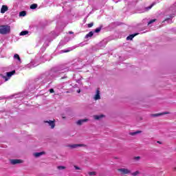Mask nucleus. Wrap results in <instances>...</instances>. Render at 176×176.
<instances>
[{"mask_svg": "<svg viewBox=\"0 0 176 176\" xmlns=\"http://www.w3.org/2000/svg\"><path fill=\"white\" fill-rule=\"evenodd\" d=\"M10 32V26L8 25H0V34L6 35Z\"/></svg>", "mask_w": 176, "mask_h": 176, "instance_id": "nucleus-1", "label": "nucleus"}, {"mask_svg": "<svg viewBox=\"0 0 176 176\" xmlns=\"http://www.w3.org/2000/svg\"><path fill=\"white\" fill-rule=\"evenodd\" d=\"M118 171L119 173H121L122 175H125L126 174H130V173H131V170H129V169L124 168H118Z\"/></svg>", "mask_w": 176, "mask_h": 176, "instance_id": "nucleus-2", "label": "nucleus"}, {"mask_svg": "<svg viewBox=\"0 0 176 176\" xmlns=\"http://www.w3.org/2000/svg\"><path fill=\"white\" fill-rule=\"evenodd\" d=\"M54 122H56L55 120H45V121H44V123H48V124H49V126H50L51 129H54V127H56V123Z\"/></svg>", "mask_w": 176, "mask_h": 176, "instance_id": "nucleus-3", "label": "nucleus"}, {"mask_svg": "<svg viewBox=\"0 0 176 176\" xmlns=\"http://www.w3.org/2000/svg\"><path fill=\"white\" fill-rule=\"evenodd\" d=\"M69 148H71L72 149H75L76 148H78V146H86V145L83 144H69L67 146Z\"/></svg>", "mask_w": 176, "mask_h": 176, "instance_id": "nucleus-4", "label": "nucleus"}, {"mask_svg": "<svg viewBox=\"0 0 176 176\" xmlns=\"http://www.w3.org/2000/svg\"><path fill=\"white\" fill-rule=\"evenodd\" d=\"M94 100L97 101V100H101V96H100V88H97L96 94L94 96Z\"/></svg>", "mask_w": 176, "mask_h": 176, "instance_id": "nucleus-5", "label": "nucleus"}, {"mask_svg": "<svg viewBox=\"0 0 176 176\" xmlns=\"http://www.w3.org/2000/svg\"><path fill=\"white\" fill-rule=\"evenodd\" d=\"M23 160H11L10 163L11 164H20V163H22Z\"/></svg>", "mask_w": 176, "mask_h": 176, "instance_id": "nucleus-6", "label": "nucleus"}, {"mask_svg": "<svg viewBox=\"0 0 176 176\" xmlns=\"http://www.w3.org/2000/svg\"><path fill=\"white\" fill-rule=\"evenodd\" d=\"M8 10H9V8H8V6H2L1 8V13H5L6 12H8Z\"/></svg>", "mask_w": 176, "mask_h": 176, "instance_id": "nucleus-7", "label": "nucleus"}, {"mask_svg": "<svg viewBox=\"0 0 176 176\" xmlns=\"http://www.w3.org/2000/svg\"><path fill=\"white\" fill-rule=\"evenodd\" d=\"M137 35H138V33L134 34H130L129 36H128L126 37V41H133V38L135 36H137Z\"/></svg>", "mask_w": 176, "mask_h": 176, "instance_id": "nucleus-8", "label": "nucleus"}, {"mask_svg": "<svg viewBox=\"0 0 176 176\" xmlns=\"http://www.w3.org/2000/svg\"><path fill=\"white\" fill-rule=\"evenodd\" d=\"M168 112H164V113H155V114H152V116H153L154 118H157V116H162L163 115H168Z\"/></svg>", "mask_w": 176, "mask_h": 176, "instance_id": "nucleus-9", "label": "nucleus"}, {"mask_svg": "<svg viewBox=\"0 0 176 176\" xmlns=\"http://www.w3.org/2000/svg\"><path fill=\"white\" fill-rule=\"evenodd\" d=\"M87 120H87V119L79 120L77 121L76 123L78 126H82V124H83V123H85V122H87Z\"/></svg>", "mask_w": 176, "mask_h": 176, "instance_id": "nucleus-10", "label": "nucleus"}, {"mask_svg": "<svg viewBox=\"0 0 176 176\" xmlns=\"http://www.w3.org/2000/svg\"><path fill=\"white\" fill-rule=\"evenodd\" d=\"M141 133H142V131H136L135 132H130L129 133V135H137V134H141Z\"/></svg>", "mask_w": 176, "mask_h": 176, "instance_id": "nucleus-11", "label": "nucleus"}, {"mask_svg": "<svg viewBox=\"0 0 176 176\" xmlns=\"http://www.w3.org/2000/svg\"><path fill=\"white\" fill-rule=\"evenodd\" d=\"M16 74V70H12V72H7V76L10 78V76H13V74Z\"/></svg>", "mask_w": 176, "mask_h": 176, "instance_id": "nucleus-12", "label": "nucleus"}, {"mask_svg": "<svg viewBox=\"0 0 176 176\" xmlns=\"http://www.w3.org/2000/svg\"><path fill=\"white\" fill-rule=\"evenodd\" d=\"M102 118H104V115L94 116L95 120H100V119H102Z\"/></svg>", "mask_w": 176, "mask_h": 176, "instance_id": "nucleus-13", "label": "nucleus"}, {"mask_svg": "<svg viewBox=\"0 0 176 176\" xmlns=\"http://www.w3.org/2000/svg\"><path fill=\"white\" fill-rule=\"evenodd\" d=\"M94 35V33L93 32H89L85 36V38L87 39V38H91Z\"/></svg>", "mask_w": 176, "mask_h": 176, "instance_id": "nucleus-14", "label": "nucleus"}, {"mask_svg": "<svg viewBox=\"0 0 176 176\" xmlns=\"http://www.w3.org/2000/svg\"><path fill=\"white\" fill-rule=\"evenodd\" d=\"M42 155H45L44 152H40V153H35L34 156L35 157H39V156H42Z\"/></svg>", "mask_w": 176, "mask_h": 176, "instance_id": "nucleus-15", "label": "nucleus"}, {"mask_svg": "<svg viewBox=\"0 0 176 176\" xmlns=\"http://www.w3.org/2000/svg\"><path fill=\"white\" fill-rule=\"evenodd\" d=\"M27 15V12L25 11H21L19 12V16L24 17L25 16Z\"/></svg>", "mask_w": 176, "mask_h": 176, "instance_id": "nucleus-16", "label": "nucleus"}, {"mask_svg": "<svg viewBox=\"0 0 176 176\" xmlns=\"http://www.w3.org/2000/svg\"><path fill=\"white\" fill-rule=\"evenodd\" d=\"M153 6H155V3H153L150 6L146 7L145 8L146 10H151V9H152V8H153Z\"/></svg>", "mask_w": 176, "mask_h": 176, "instance_id": "nucleus-17", "label": "nucleus"}, {"mask_svg": "<svg viewBox=\"0 0 176 176\" xmlns=\"http://www.w3.org/2000/svg\"><path fill=\"white\" fill-rule=\"evenodd\" d=\"M14 58H16V60H18V61H21V59L20 58V56H19V54H15L14 55Z\"/></svg>", "mask_w": 176, "mask_h": 176, "instance_id": "nucleus-18", "label": "nucleus"}, {"mask_svg": "<svg viewBox=\"0 0 176 176\" xmlns=\"http://www.w3.org/2000/svg\"><path fill=\"white\" fill-rule=\"evenodd\" d=\"M28 31L25 30V31H22L20 33V35H21V36H23L24 35H28Z\"/></svg>", "mask_w": 176, "mask_h": 176, "instance_id": "nucleus-19", "label": "nucleus"}, {"mask_svg": "<svg viewBox=\"0 0 176 176\" xmlns=\"http://www.w3.org/2000/svg\"><path fill=\"white\" fill-rule=\"evenodd\" d=\"M38 8V4L34 3L30 6V9H36Z\"/></svg>", "mask_w": 176, "mask_h": 176, "instance_id": "nucleus-20", "label": "nucleus"}, {"mask_svg": "<svg viewBox=\"0 0 176 176\" xmlns=\"http://www.w3.org/2000/svg\"><path fill=\"white\" fill-rule=\"evenodd\" d=\"M102 28V27L97 28L95 30L94 32H96V34H98V32H100L101 31Z\"/></svg>", "mask_w": 176, "mask_h": 176, "instance_id": "nucleus-21", "label": "nucleus"}, {"mask_svg": "<svg viewBox=\"0 0 176 176\" xmlns=\"http://www.w3.org/2000/svg\"><path fill=\"white\" fill-rule=\"evenodd\" d=\"M88 174H89V175H90V176L97 175V172L92 171V172L88 173Z\"/></svg>", "mask_w": 176, "mask_h": 176, "instance_id": "nucleus-22", "label": "nucleus"}, {"mask_svg": "<svg viewBox=\"0 0 176 176\" xmlns=\"http://www.w3.org/2000/svg\"><path fill=\"white\" fill-rule=\"evenodd\" d=\"M57 168L58 170H65V166H57Z\"/></svg>", "mask_w": 176, "mask_h": 176, "instance_id": "nucleus-23", "label": "nucleus"}, {"mask_svg": "<svg viewBox=\"0 0 176 176\" xmlns=\"http://www.w3.org/2000/svg\"><path fill=\"white\" fill-rule=\"evenodd\" d=\"M139 174H140V171L137 170V171H135V172H134V173H131V175H133V176H137V175H138Z\"/></svg>", "mask_w": 176, "mask_h": 176, "instance_id": "nucleus-24", "label": "nucleus"}, {"mask_svg": "<svg viewBox=\"0 0 176 176\" xmlns=\"http://www.w3.org/2000/svg\"><path fill=\"white\" fill-rule=\"evenodd\" d=\"M155 21H156V19H152L150 21H148V25H149V24H152L153 23H155Z\"/></svg>", "mask_w": 176, "mask_h": 176, "instance_id": "nucleus-25", "label": "nucleus"}, {"mask_svg": "<svg viewBox=\"0 0 176 176\" xmlns=\"http://www.w3.org/2000/svg\"><path fill=\"white\" fill-rule=\"evenodd\" d=\"M93 25H94L93 23H89L88 24V28H91V27H93Z\"/></svg>", "mask_w": 176, "mask_h": 176, "instance_id": "nucleus-26", "label": "nucleus"}, {"mask_svg": "<svg viewBox=\"0 0 176 176\" xmlns=\"http://www.w3.org/2000/svg\"><path fill=\"white\" fill-rule=\"evenodd\" d=\"M134 160H140V159H141V157L138 156V157H133Z\"/></svg>", "mask_w": 176, "mask_h": 176, "instance_id": "nucleus-27", "label": "nucleus"}, {"mask_svg": "<svg viewBox=\"0 0 176 176\" xmlns=\"http://www.w3.org/2000/svg\"><path fill=\"white\" fill-rule=\"evenodd\" d=\"M3 78L5 79L6 82H7V80H9V79L8 78V77H6V76H3Z\"/></svg>", "mask_w": 176, "mask_h": 176, "instance_id": "nucleus-28", "label": "nucleus"}, {"mask_svg": "<svg viewBox=\"0 0 176 176\" xmlns=\"http://www.w3.org/2000/svg\"><path fill=\"white\" fill-rule=\"evenodd\" d=\"M69 52H71V50H64L63 53H69Z\"/></svg>", "mask_w": 176, "mask_h": 176, "instance_id": "nucleus-29", "label": "nucleus"}, {"mask_svg": "<svg viewBox=\"0 0 176 176\" xmlns=\"http://www.w3.org/2000/svg\"><path fill=\"white\" fill-rule=\"evenodd\" d=\"M74 168H76V170H80V168L78 166H74Z\"/></svg>", "mask_w": 176, "mask_h": 176, "instance_id": "nucleus-30", "label": "nucleus"}, {"mask_svg": "<svg viewBox=\"0 0 176 176\" xmlns=\"http://www.w3.org/2000/svg\"><path fill=\"white\" fill-rule=\"evenodd\" d=\"M50 93H54V89H50Z\"/></svg>", "mask_w": 176, "mask_h": 176, "instance_id": "nucleus-31", "label": "nucleus"}, {"mask_svg": "<svg viewBox=\"0 0 176 176\" xmlns=\"http://www.w3.org/2000/svg\"><path fill=\"white\" fill-rule=\"evenodd\" d=\"M173 171H176V166L173 168Z\"/></svg>", "mask_w": 176, "mask_h": 176, "instance_id": "nucleus-32", "label": "nucleus"}, {"mask_svg": "<svg viewBox=\"0 0 176 176\" xmlns=\"http://www.w3.org/2000/svg\"><path fill=\"white\" fill-rule=\"evenodd\" d=\"M69 34H74V32H69Z\"/></svg>", "mask_w": 176, "mask_h": 176, "instance_id": "nucleus-33", "label": "nucleus"}, {"mask_svg": "<svg viewBox=\"0 0 176 176\" xmlns=\"http://www.w3.org/2000/svg\"><path fill=\"white\" fill-rule=\"evenodd\" d=\"M78 93H80V89H79V90L78 91Z\"/></svg>", "mask_w": 176, "mask_h": 176, "instance_id": "nucleus-34", "label": "nucleus"}, {"mask_svg": "<svg viewBox=\"0 0 176 176\" xmlns=\"http://www.w3.org/2000/svg\"><path fill=\"white\" fill-rule=\"evenodd\" d=\"M167 20H168V19H166L165 20V21H167Z\"/></svg>", "mask_w": 176, "mask_h": 176, "instance_id": "nucleus-35", "label": "nucleus"}, {"mask_svg": "<svg viewBox=\"0 0 176 176\" xmlns=\"http://www.w3.org/2000/svg\"><path fill=\"white\" fill-rule=\"evenodd\" d=\"M158 144H160V142H157Z\"/></svg>", "mask_w": 176, "mask_h": 176, "instance_id": "nucleus-36", "label": "nucleus"}]
</instances>
